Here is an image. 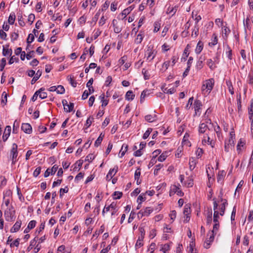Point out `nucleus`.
Instances as JSON below:
<instances>
[{
  "instance_id": "412c9836",
  "label": "nucleus",
  "mask_w": 253,
  "mask_h": 253,
  "mask_svg": "<svg viewBox=\"0 0 253 253\" xmlns=\"http://www.w3.org/2000/svg\"><path fill=\"white\" fill-rule=\"evenodd\" d=\"M141 174V169L140 168L137 169L135 170V173H134V179L136 180V183L137 185H139L141 183V181L139 180L140 176Z\"/></svg>"
},
{
  "instance_id": "8fccbe9b",
  "label": "nucleus",
  "mask_w": 253,
  "mask_h": 253,
  "mask_svg": "<svg viewBox=\"0 0 253 253\" xmlns=\"http://www.w3.org/2000/svg\"><path fill=\"white\" fill-rule=\"evenodd\" d=\"M225 174V172L224 171H219L217 175V181L219 182V181L221 180Z\"/></svg>"
},
{
  "instance_id": "bf43d9fd",
  "label": "nucleus",
  "mask_w": 253,
  "mask_h": 253,
  "mask_svg": "<svg viewBox=\"0 0 253 253\" xmlns=\"http://www.w3.org/2000/svg\"><path fill=\"white\" fill-rule=\"evenodd\" d=\"M94 118L93 117L90 116L89 118H87L86 121V124L85 125L87 126V127H88L90 126L91 125L92 121L93 120Z\"/></svg>"
},
{
  "instance_id": "5fc2aeb1",
  "label": "nucleus",
  "mask_w": 253,
  "mask_h": 253,
  "mask_svg": "<svg viewBox=\"0 0 253 253\" xmlns=\"http://www.w3.org/2000/svg\"><path fill=\"white\" fill-rule=\"evenodd\" d=\"M7 93L6 92L4 91L2 94V96L3 97V98L2 99L1 103L3 104V105L6 104V103L7 102Z\"/></svg>"
},
{
  "instance_id": "a19ab883",
  "label": "nucleus",
  "mask_w": 253,
  "mask_h": 253,
  "mask_svg": "<svg viewBox=\"0 0 253 253\" xmlns=\"http://www.w3.org/2000/svg\"><path fill=\"white\" fill-rule=\"evenodd\" d=\"M226 50L227 56L228 58L231 60L232 59V50L228 45L226 46Z\"/></svg>"
},
{
  "instance_id": "2eb2a0df",
  "label": "nucleus",
  "mask_w": 253,
  "mask_h": 253,
  "mask_svg": "<svg viewBox=\"0 0 253 253\" xmlns=\"http://www.w3.org/2000/svg\"><path fill=\"white\" fill-rule=\"evenodd\" d=\"M170 85H169V87H165V86L162 87V90L164 93L172 94L176 91V89L174 87H169Z\"/></svg>"
},
{
  "instance_id": "bb28decb",
  "label": "nucleus",
  "mask_w": 253,
  "mask_h": 253,
  "mask_svg": "<svg viewBox=\"0 0 253 253\" xmlns=\"http://www.w3.org/2000/svg\"><path fill=\"white\" fill-rule=\"evenodd\" d=\"M128 145L126 144H123L121 149L120 151V154H121V157H122L124 156L126 153V152L127 151L128 149Z\"/></svg>"
},
{
  "instance_id": "6ab92c4d",
  "label": "nucleus",
  "mask_w": 253,
  "mask_h": 253,
  "mask_svg": "<svg viewBox=\"0 0 253 253\" xmlns=\"http://www.w3.org/2000/svg\"><path fill=\"white\" fill-rule=\"evenodd\" d=\"M12 53L11 49L8 48V45L3 46L2 55L4 56H10Z\"/></svg>"
},
{
  "instance_id": "cd10ccee",
  "label": "nucleus",
  "mask_w": 253,
  "mask_h": 253,
  "mask_svg": "<svg viewBox=\"0 0 253 253\" xmlns=\"http://www.w3.org/2000/svg\"><path fill=\"white\" fill-rule=\"evenodd\" d=\"M222 35L226 38H227L228 35L230 33L229 28L225 26H222Z\"/></svg>"
},
{
  "instance_id": "9b49d317",
  "label": "nucleus",
  "mask_w": 253,
  "mask_h": 253,
  "mask_svg": "<svg viewBox=\"0 0 253 253\" xmlns=\"http://www.w3.org/2000/svg\"><path fill=\"white\" fill-rule=\"evenodd\" d=\"M214 61H213L211 59H209L207 60V64L210 68L211 70H213L216 67L215 65V62H218V57L216 56L214 58Z\"/></svg>"
},
{
  "instance_id": "864d4df0",
  "label": "nucleus",
  "mask_w": 253,
  "mask_h": 253,
  "mask_svg": "<svg viewBox=\"0 0 253 253\" xmlns=\"http://www.w3.org/2000/svg\"><path fill=\"white\" fill-rule=\"evenodd\" d=\"M95 158V156L92 154H89L86 156L85 159V161H88V162H91Z\"/></svg>"
},
{
  "instance_id": "c03bdc74",
  "label": "nucleus",
  "mask_w": 253,
  "mask_h": 253,
  "mask_svg": "<svg viewBox=\"0 0 253 253\" xmlns=\"http://www.w3.org/2000/svg\"><path fill=\"white\" fill-rule=\"evenodd\" d=\"M146 199V193H141L137 198V202L140 201L141 203L144 201Z\"/></svg>"
},
{
  "instance_id": "e2e57ef3",
  "label": "nucleus",
  "mask_w": 253,
  "mask_h": 253,
  "mask_svg": "<svg viewBox=\"0 0 253 253\" xmlns=\"http://www.w3.org/2000/svg\"><path fill=\"white\" fill-rule=\"evenodd\" d=\"M7 35L5 32L3 31L2 30H0V38L6 40Z\"/></svg>"
},
{
  "instance_id": "0e129e2a",
  "label": "nucleus",
  "mask_w": 253,
  "mask_h": 253,
  "mask_svg": "<svg viewBox=\"0 0 253 253\" xmlns=\"http://www.w3.org/2000/svg\"><path fill=\"white\" fill-rule=\"evenodd\" d=\"M36 224V221L35 220H31L30 221L28 225V227L29 228H30L31 229L34 228Z\"/></svg>"
},
{
  "instance_id": "603ef678",
  "label": "nucleus",
  "mask_w": 253,
  "mask_h": 253,
  "mask_svg": "<svg viewBox=\"0 0 253 253\" xmlns=\"http://www.w3.org/2000/svg\"><path fill=\"white\" fill-rule=\"evenodd\" d=\"M143 39V37L141 34H138V35L137 36V38L135 40V43L137 44L140 43L142 42Z\"/></svg>"
},
{
  "instance_id": "c756f323",
  "label": "nucleus",
  "mask_w": 253,
  "mask_h": 253,
  "mask_svg": "<svg viewBox=\"0 0 253 253\" xmlns=\"http://www.w3.org/2000/svg\"><path fill=\"white\" fill-rule=\"evenodd\" d=\"M134 94L131 90L128 91L126 94V99L127 100H132L134 97Z\"/></svg>"
},
{
  "instance_id": "e433bc0d",
  "label": "nucleus",
  "mask_w": 253,
  "mask_h": 253,
  "mask_svg": "<svg viewBox=\"0 0 253 253\" xmlns=\"http://www.w3.org/2000/svg\"><path fill=\"white\" fill-rule=\"evenodd\" d=\"M189 164L190 169L191 170H192L194 169V168L196 167V162L193 158H192V159H190Z\"/></svg>"
},
{
  "instance_id": "dca6fc26",
  "label": "nucleus",
  "mask_w": 253,
  "mask_h": 253,
  "mask_svg": "<svg viewBox=\"0 0 253 253\" xmlns=\"http://www.w3.org/2000/svg\"><path fill=\"white\" fill-rule=\"evenodd\" d=\"M221 201L223 202V203L219 207V210L220 211V215L223 216L224 214L225 207L227 206L228 203L226 200L223 199L222 198H221Z\"/></svg>"
},
{
  "instance_id": "4c0bfd02",
  "label": "nucleus",
  "mask_w": 253,
  "mask_h": 253,
  "mask_svg": "<svg viewBox=\"0 0 253 253\" xmlns=\"http://www.w3.org/2000/svg\"><path fill=\"white\" fill-rule=\"evenodd\" d=\"M105 230V226L104 225H102L100 227V228L99 230H96L94 234L93 235V236L94 237V236H99L100 234L102 233Z\"/></svg>"
},
{
  "instance_id": "423d86ee",
  "label": "nucleus",
  "mask_w": 253,
  "mask_h": 253,
  "mask_svg": "<svg viewBox=\"0 0 253 253\" xmlns=\"http://www.w3.org/2000/svg\"><path fill=\"white\" fill-rule=\"evenodd\" d=\"M175 193L180 197H182L184 195L183 192H182L180 189V185L179 184H178L177 185H173L171 187L169 191V195L171 196Z\"/></svg>"
},
{
  "instance_id": "774afa93",
  "label": "nucleus",
  "mask_w": 253,
  "mask_h": 253,
  "mask_svg": "<svg viewBox=\"0 0 253 253\" xmlns=\"http://www.w3.org/2000/svg\"><path fill=\"white\" fill-rule=\"evenodd\" d=\"M203 153V149L201 148H199L197 149V150L196 152V156L198 158H200L202 156Z\"/></svg>"
},
{
  "instance_id": "4be33fe9",
  "label": "nucleus",
  "mask_w": 253,
  "mask_h": 253,
  "mask_svg": "<svg viewBox=\"0 0 253 253\" xmlns=\"http://www.w3.org/2000/svg\"><path fill=\"white\" fill-rule=\"evenodd\" d=\"M212 222V210L209 209L207 213V223L208 224H211Z\"/></svg>"
},
{
  "instance_id": "9d476101",
  "label": "nucleus",
  "mask_w": 253,
  "mask_h": 253,
  "mask_svg": "<svg viewBox=\"0 0 253 253\" xmlns=\"http://www.w3.org/2000/svg\"><path fill=\"white\" fill-rule=\"evenodd\" d=\"M118 170V167L116 166L113 169H111L106 176V179L110 181L112 179L113 177L115 175Z\"/></svg>"
},
{
  "instance_id": "69168bd1",
  "label": "nucleus",
  "mask_w": 253,
  "mask_h": 253,
  "mask_svg": "<svg viewBox=\"0 0 253 253\" xmlns=\"http://www.w3.org/2000/svg\"><path fill=\"white\" fill-rule=\"evenodd\" d=\"M34 53L35 52L33 50L30 51L29 52H28L26 54V58L28 60H30V59H31L33 57H34Z\"/></svg>"
},
{
  "instance_id": "2f4dec72",
  "label": "nucleus",
  "mask_w": 253,
  "mask_h": 253,
  "mask_svg": "<svg viewBox=\"0 0 253 253\" xmlns=\"http://www.w3.org/2000/svg\"><path fill=\"white\" fill-rule=\"evenodd\" d=\"M199 26L198 24H195L194 28L192 32V36H194L195 37L198 36L199 34Z\"/></svg>"
},
{
  "instance_id": "393cba45",
  "label": "nucleus",
  "mask_w": 253,
  "mask_h": 253,
  "mask_svg": "<svg viewBox=\"0 0 253 253\" xmlns=\"http://www.w3.org/2000/svg\"><path fill=\"white\" fill-rule=\"evenodd\" d=\"M110 207L111 208V211H112L111 215H112V216H113L117 212V211H118V209L117 208V207L116 206V204L114 202L112 203L110 205Z\"/></svg>"
},
{
  "instance_id": "aec40b11",
  "label": "nucleus",
  "mask_w": 253,
  "mask_h": 253,
  "mask_svg": "<svg viewBox=\"0 0 253 253\" xmlns=\"http://www.w3.org/2000/svg\"><path fill=\"white\" fill-rule=\"evenodd\" d=\"M42 75V71L38 70L31 81V84H34Z\"/></svg>"
},
{
  "instance_id": "37998d69",
  "label": "nucleus",
  "mask_w": 253,
  "mask_h": 253,
  "mask_svg": "<svg viewBox=\"0 0 253 253\" xmlns=\"http://www.w3.org/2000/svg\"><path fill=\"white\" fill-rule=\"evenodd\" d=\"M123 195V193L121 192L116 191L113 195L114 199H120Z\"/></svg>"
},
{
  "instance_id": "7ed1b4c3",
  "label": "nucleus",
  "mask_w": 253,
  "mask_h": 253,
  "mask_svg": "<svg viewBox=\"0 0 253 253\" xmlns=\"http://www.w3.org/2000/svg\"><path fill=\"white\" fill-rule=\"evenodd\" d=\"M18 146L16 143H13L12 145V147L10 151L9 160L11 161V165H14L18 161Z\"/></svg>"
},
{
  "instance_id": "7c9ffc66",
  "label": "nucleus",
  "mask_w": 253,
  "mask_h": 253,
  "mask_svg": "<svg viewBox=\"0 0 253 253\" xmlns=\"http://www.w3.org/2000/svg\"><path fill=\"white\" fill-rule=\"evenodd\" d=\"M104 137V134L101 133L95 142L94 145L95 147H98L101 144Z\"/></svg>"
},
{
  "instance_id": "20e7f679",
  "label": "nucleus",
  "mask_w": 253,
  "mask_h": 253,
  "mask_svg": "<svg viewBox=\"0 0 253 253\" xmlns=\"http://www.w3.org/2000/svg\"><path fill=\"white\" fill-rule=\"evenodd\" d=\"M206 122L210 124L209 131H210L211 135L214 134V133L216 132L217 136L219 137L220 134V128L219 126L216 123H211L210 119H207Z\"/></svg>"
},
{
  "instance_id": "6e6d98bb",
  "label": "nucleus",
  "mask_w": 253,
  "mask_h": 253,
  "mask_svg": "<svg viewBox=\"0 0 253 253\" xmlns=\"http://www.w3.org/2000/svg\"><path fill=\"white\" fill-rule=\"evenodd\" d=\"M219 212L218 211H214L213 213V222L214 223L219 222L218 218H219Z\"/></svg>"
},
{
  "instance_id": "5701e85b",
  "label": "nucleus",
  "mask_w": 253,
  "mask_h": 253,
  "mask_svg": "<svg viewBox=\"0 0 253 253\" xmlns=\"http://www.w3.org/2000/svg\"><path fill=\"white\" fill-rule=\"evenodd\" d=\"M145 119L148 122L151 123L157 120V115H148L145 117Z\"/></svg>"
},
{
  "instance_id": "6e6552de",
  "label": "nucleus",
  "mask_w": 253,
  "mask_h": 253,
  "mask_svg": "<svg viewBox=\"0 0 253 253\" xmlns=\"http://www.w3.org/2000/svg\"><path fill=\"white\" fill-rule=\"evenodd\" d=\"M209 237L207 238L204 244V247L206 249H209L211 245L213 242L214 239V234L210 233V235H207V236Z\"/></svg>"
},
{
  "instance_id": "c85d7f7f",
  "label": "nucleus",
  "mask_w": 253,
  "mask_h": 253,
  "mask_svg": "<svg viewBox=\"0 0 253 253\" xmlns=\"http://www.w3.org/2000/svg\"><path fill=\"white\" fill-rule=\"evenodd\" d=\"M16 16L14 12H12L10 13L8 19V22L10 25H13L15 20Z\"/></svg>"
},
{
  "instance_id": "052dcab7",
  "label": "nucleus",
  "mask_w": 253,
  "mask_h": 253,
  "mask_svg": "<svg viewBox=\"0 0 253 253\" xmlns=\"http://www.w3.org/2000/svg\"><path fill=\"white\" fill-rule=\"evenodd\" d=\"M151 131H152L151 128H148L144 133L143 136V138L144 139L147 138L148 137V136H149Z\"/></svg>"
},
{
  "instance_id": "c9c22d12",
  "label": "nucleus",
  "mask_w": 253,
  "mask_h": 253,
  "mask_svg": "<svg viewBox=\"0 0 253 253\" xmlns=\"http://www.w3.org/2000/svg\"><path fill=\"white\" fill-rule=\"evenodd\" d=\"M44 90V88H41L38 91H40V93H39V97L41 99H44L47 97V93L45 92H43V91Z\"/></svg>"
},
{
  "instance_id": "a211bd4d",
  "label": "nucleus",
  "mask_w": 253,
  "mask_h": 253,
  "mask_svg": "<svg viewBox=\"0 0 253 253\" xmlns=\"http://www.w3.org/2000/svg\"><path fill=\"white\" fill-rule=\"evenodd\" d=\"M134 6L132 5L129 6L128 7L123 10L119 16L121 15L122 17H123V19L125 18L126 15H127L132 10Z\"/></svg>"
},
{
  "instance_id": "a878e982",
  "label": "nucleus",
  "mask_w": 253,
  "mask_h": 253,
  "mask_svg": "<svg viewBox=\"0 0 253 253\" xmlns=\"http://www.w3.org/2000/svg\"><path fill=\"white\" fill-rule=\"evenodd\" d=\"M203 49V43L201 41H199L195 49V52L197 54H199Z\"/></svg>"
},
{
  "instance_id": "ddd939ff",
  "label": "nucleus",
  "mask_w": 253,
  "mask_h": 253,
  "mask_svg": "<svg viewBox=\"0 0 253 253\" xmlns=\"http://www.w3.org/2000/svg\"><path fill=\"white\" fill-rule=\"evenodd\" d=\"M234 145V140L232 139H229L228 142H225L224 150L226 152H228L232 149V147H233Z\"/></svg>"
},
{
  "instance_id": "f704fd0d",
  "label": "nucleus",
  "mask_w": 253,
  "mask_h": 253,
  "mask_svg": "<svg viewBox=\"0 0 253 253\" xmlns=\"http://www.w3.org/2000/svg\"><path fill=\"white\" fill-rule=\"evenodd\" d=\"M226 84L228 87V89L230 93L233 95L234 93V88L232 85V84L231 81H227Z\"/></svg>"
},
{
  "instance_id": "1a4fd4ad",
  "label": "nucleus",
  "mask_w": 253,
  "mask_h": 253,
  "mask_svg": "<svg viewBox=\"0 0 253 253\" xmlns=\"http://www.w3.org/2000/svg\"><path fill=\"white\" fill-rule=\"evenodd\" d=\"M5 218L6 221H12L15 218V211H7L4 212Z\"/></svg>"
},
{
  "instance_id": "13d9d810",
  "label": "nucleus",
  "mask_w": 253,
  "mask_h": 253,
  "mask_svg": "<svg viewBox=\"0 0 253 253\" xmlns=\"http://www.w3.org/2000/svg\"><path fill=\"white\" fill-rule=\"evenodd\" d=\"M83 177L84 174L82 172H80L76 176L75 180L78 182L83 179Z\"/></svg>"
},
{
  "instance_id": "3c124183",
  "label": "nucleus",
  "mask_w": 253,
  "mask_h": 253,
  "mask_svg": "<svg viewBox=\"0 0 253 253\" xmlns=\"http://www.w3.org/2000/svg\"><path fill=\"white\" fill-rule=\"evenodd\" d=\"M34 35L32 34H29L28 38L27 39V42L28 44H30L34 41Z\"/></svg>"
},
{
  "instance_id": "0eeeda50",
  "label": "nucleus",
  "mask_w": 253,
  "mask_h": 253,
  "mask_svg": "<svg viewBox=\"0 0 253 253\" xmlns=\"http://www.w3.org/2000/svg\"><path fill=\"white\" fill-rule=\"evenodd\" d=\"M202 106L201 101L199 100H196L194 103V108L195 110V115L200 116L201 114V109Z\"/></svg>"
},
{
  "instance_id": "f8f14e48",
  "label": "nucleus",
  "mask_w": 253,
  "mask_h": 253,
  "mask_svg": "<svg viewBox=\"0 0 253 253\" xmlns=\"http://www.w3.org/2000/svg\"><path fill=\"white\" fill-rule=\"evenodd\" d=\"M21 129L27 134H30L32 132L31 126L28 123H23L21 126Z\"/></svg>"
},
{
  "instance_id": "f03ea898",
  "label": "nucleus",
  "mask_w": 253,
  "mask_h": 253,
  "mask_svg": "<svg viewBox=\"0 0 253 253\" xmlns=\"http://www.w3.org/2000/svg\"><path fill=\"white\" fill-rule=\"evenodd\" d=\"M209 127L210 124L209 123H207L206 121L205 123H201L199 126V133H206V135L207 136V141L209 143L210 145H211L212 141H210L211 138V133L209 131Z\"/></svg>"
},
{
  "instance_id": "de8ad7c7",
  "label": "nucleus",
  "mask_w": 253,
  "mask_h": 253,
  "mask_svg": "<svg viewBox=\"0 0 253 253\" xmlns=\"http://www.w3.org/2000/svg\"><path fill=\"white\" fill-rule=\"evenodd\" d=\"M248 112L249 116H253V99H252L251 101L250 106L248 108Z\"/></svg>"
},
{
  "instance_id": "338daca9",
  "label": "nucleus",
  "mask_w": 253,
  "mask_h": 253,
  "mask_svg": "<svg viewBox=\"0 0 253 253\" xmlns=\"http://www.w3.org/2000/svg\"><path fill=\"white\" fill-rule=\"evenodd\" d=\"M41 167H38L34 170V171L33 172V175L35 177H37L40 174V173L41 172Z\"/></svg>"
},
{
  "instance_id": "39448f33",
  "label": "nucleus",
  "mask_w": 253,
  "mask_h": 253,
  "mask_svg": "<svg viewBox=\"0 0 253 253\" xmlns=\"http://www.w3.org/2000/svg\"><path fill=\"white\" fill-rule=\"evenodd\" d=\"M157 54V51L153 49V47L149 46L145 52V57L146 61L150 62L153 60Z\"/></svg>"
},
{
  "instance_id": "79ce46f5",
  "label": "nucleus",
  "mask_w": 253,
  "mask_h": 253,
  "mask_svg": "<svg viewBox=\"0 0 253 253\" xmlns=\"http://www.w3.org/2000/svg\"><path fill=\"white\" fill-rule=\"evenodd\" d=\"M56 92L58 94H63L65 92V89L62 85H58L57 86Z\"/></svg>"
},
{
  "instance_id": "680f3d73",
  "label": "nucleus",
  "mask_w": 253,
  "mask_h": 253,
  "mask_svg": "<svg viewBox=\"0 0 253 253\" xmlns=\"http://www.w3.org/2000/svg\"><path fill=\"white\" fill-rule=\"evenodd\" d=\"M18 34L17 33H13L11 34V40L12 42H14L16 40H17V39H18Z\"/></svg>"
},
{
  "instance_id": "473e14b6",
  "label": "nucleus",
  "mask_w": 253,
  "mask_h": 253,
  "mask_svg": "<svg viewBox=\"0 0 253 253\" xmlns=\"http://www.w3.org/2000/svg\"><path fill=\"white\" fill-rule=\"evenodd\" d=\"M100 98L102 102V107H105L107 105L108 103V100L105 99V95L104 94H101L100 96Z\"/></svg>"
},
{
  "instance_id": "b1692460",
  "label": "nucleus",
  "mask_w": 253,
  "mask_h": 253,
  "mask_svg": "<svg viewBox=\"0 0 253 253\" xmlns=\"http://www.w3.org/2000/svg\"><path fill=\"white\" fill-rule=\"evenodd\" d=\"M153 211L154 209L149 207H146L144 210H143V212L144 216H148Z\"/></svg>"
},
{
  "instance_id": "4468645a",
  "label": "nucleus",
  "mask_w": 253,
  "mask_h": 253,
  "mask_svg": "<svg viewBox=\"0 0 253 253\" xmlns=\"http://www.w3.org/2000/svg\"><path fill=\"white\" fill-rule=\"evenodd\" d=\"M11 132V126H7L5 128L3 136L2 139L3 141H5L8 139V137L10 135Z\"/></svg>"
},
{
  "instance_id": "f3484780",
  "label": "nucleus",
  "mask_w": 253,
  "mask_h": 253,
  "mask_svg": "<svg viewBox=\"0 0 253 253\" xmlns=\"http://www.w3.org/2000/svg\"><path fill=\"white\" fill-rule=\"evenodd\" d=\"M21 221L17 220L13 227L10 229V232L11 233H14L17 232L21 227Z\"/></svg>"
},
{
  "instance_id": "49530a36",
  "label": "nucleus",
  "mask_w": 253,
  "mask_h": 253,
  "mask_svg": "<svg viewBox=\"0 0 253 253\" xmlns=\"http://www.w3.org/2000/svg\"><path fill=\"white\" fill-rule=\"evenodd\" d=\"M169 245L168 244H165L162 246V247L160 251L163 252L164 253H166V252L169 250Z\"/></svg>"
},
{
  "instance_id": "ea45409f",
  "label": "nucleus",
  "mask_w": 253,
  "mask_h": 253,
  "mask_svg": "<svg viewBox=\"0 0 253 253\" xmlns=\"http://www.w3.org/2000/svg\"><path fill=\"white\" fill-rule=\"evenodd\" d=\"M74 107V104L73 103L70 102L68 106H66V110H64L66 112H71L73 110Z\"/></svg>"
},
{
  "instance_id": "f257e3e1",
  "label": "nucleus",
  "mask_w": 253,
  "mask_h": 253,
  "mask_svg": "<svg viewBox=\"0 0 253 253\" xmlns=\"http://www.w3.org/2000/svg\"><path fill=\"white\" fill-rule=\"evenodd\" d=\"M214 84V80L213 78L207 80L203 82L201 88L202 93L209 94L213 89Z\"/></svg>"
},
{
  "instance_id": "a18cd8bd",
  "label": "nucleus",
  "mask_w": 253,
  "mask_h": 253,
  "mask_svg": "<svg viewBox=\"0 0 253 253\" xmlns=\"http://www.w3.org/2000/svg\"><path fill=\"white\" fill-rule=\"evenodd\" d=\"M190 212H191L190 207L188 205H186L184 207L183 213L185 215H189L190 213Z\"/></svg>"
},
{
  "instance_id": "58836bf2",
  "label": "nucleus",
  "mask_w": 253,
  "mask_h": 253,
  "mask_svg": "<svg viewBox=\"0 0 253 253\" xmlns=\"http://www.w3.org/2000/svg\"><path fill=\"white\" fill-rule=\"evenodd\" d=\"M219 226L220 225L219 222L214 223L213 227V229L211 231V234H214V235H215V234H216L217 231H218L219 228Z\"/></svg>"
},
{
  "instance_id": "72a5a7b5",
  "label": "nucleus",
  "mask_w": 253,
  "mask_h": 253,
  "mask_svg": "<svg viewBox=\"0 0 253 253\" xmlns=\"http://www.w3.org/2000/svg\"><path fill=\"white\" fill-rule=\"evenodd\" d=\"M177 9L175 7L169 6L167 10V13L168 14H171L173 16L176 12Z\"/></svg>"
},
{
  "instance_id": "4d7b16f0",
  "label": "nucleus",
  "mask_w": 253,
  "mask_h": 253,
  "mask_svg": "<svg viewBox=\"0 0 253 253\" xmlns=\"http://www.w3.org/2000/svg\"><path fill=\"white\" fill-rule=\"evenodd\" d=\"M6 63V60L5 58H3L1 60V64H0V71H3V69L4 68V67L5 66Z\"/></svg>"
},
{
  "instance_id": "09e8293b",
  "label": "nucleus",
  "mask_w": 253,
  "mask_h": 253,
  "mask_svg": "<svg viewBox=\"0 0 253 253\" xmlns=\"http://www.w3.org/2000/svg\"><path fill=\"white\" fill-rule=\"evenodd\" d=\"M142 73L143 75H144V78L145 80H148L150 78V75L149 74V72L147 70H145V69H143L142 70Z\"/></svg>"
}]
</instances>
